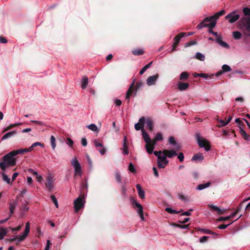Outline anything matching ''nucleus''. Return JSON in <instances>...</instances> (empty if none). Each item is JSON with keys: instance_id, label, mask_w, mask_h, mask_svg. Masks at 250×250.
Segmentation results:
<instances>
[{"instance_id": "ddd939ff", "label": "nucleus", "mask_w": 250, "mask_h": 250, "mask_svg": "<svg viewBox=\"0 0 250 250\" xmlns=\"http://www.w3.org/2000/svg\"><path fill=\"white\" fill-rule=\"evenodd\" d=\"M168 143L171 145L175 146V149L177 150H179L181 148L180 145L178 143L175 141V139L174 137L170 136L168 138Z\"/></svg>"}, {"instance_id": "2eb2a0df", "label": "nucleus", "mask_w": 250, "mask_h": 250, "mask_svg": "<svg viewBox=\"0 0 250 250\" xmlns=\"http://www.w3.org/2000/svg\"><path fill=\"white\" fill-rule=\"evenodd\" d=\"M186 33L182 32L179 34V35H177L174 39V46H177L178 44L180 42L181 39L185 37L186 36Z\"/></svg>"}, {"instance_id": "4d7b16f0", "label": "nucleus", "mask_w": 250, "mask_h": 250, "mask_svg": "<svg viewBox=\"0 0 250 250\" xmlns=\"http://www.w3.org/2000/svg\"><path fill=\"white\" fill-rule=\"evenodd\" d=\"M51 199L52 201V202L54 203V204H55L56 207L57 208H58L59 205H58V201H57V200L56 197L54 195H51Z\"/></svg>"}, {"instance_id": "f257e3e1", "label": "nucleus", "mask_w": 250, "mask_h": 250, "mask_svg": "<svg viewBox=\"0 0 250 250\" xmlns=\"http://www.w3.org/2000/svg\"><path fill=\"white\" fill-rule=\"evenodd\" d=\"M16 155L13 151H10L2 157V161L0 162V168L3 170H6V167H13L16 165L15 158Z\"/></svg>"}, {"instance_id": "9d476101", "label": "nucleus", "mask_w": 250, "mask_h": 250, "mask_svg": "<svg viewBox=\"0 0 250 250\" xmlns=\"http://www.w3.org/2000/svg\"><path fill=\"white\" fill-rule=\"evenodd\" d=\"M225 11L224 10H222L218 12L213 16L205 18L204 19V21H212L213 20L216 21L219 18V17L223 15L225 13Z\"/></svg>"}, {"instance_id": "c756f323", "label": "nucleus", "mask_w": 250, "mask_h": 250, "mask_svg": "<svg viewBox=\"0 0 250 250\" xmlns=\"http://www.w3.org/2000/svg\"><path fill=\"white\" fill-rule=\"evenodd\" d=\"M216 42L218 43L221 46H222L225 48H229V45L228 43H227L225 42L222 41L220 39H217L216 40Z\"/></svg>"}, {"instance_id": "e433bc0d", "label": "nucleus", "mask_w": 250, "mask_h": 250, "mask_svg": "<svg viewBox=\"0 0 250 250\" xmlns=\"http://www.w3.org/2000/svg\"><path fill=\"white\" fill-rule=\"evenodd\" d=\"M195 58L201 61H204L205 59V57L204 54L200 52H197L195 55Z\"/></svg>"}, {"instance_id": "c9c22d12", "label": "nucleus", "mask_w": 250, "mask_h": 250, "mask_svg": "<svg viewBox=\"0 0 250 250\" xmlns=\"http://www.w3.org/2000/svg\"><path fill=\"white\" fill-rule=\"evenodd\" d=\"M233 38L235 40H239L242 37V34L239 31H234L232 33Z\"/></svg>"}, {"instance_id": "f3484780", "label": "nucleus", "mask_w": 250, "mask_h": 250, "mask_svg": "<svg viewBox=\"0 0 250 250\" xmlns=\"http://www.w3.org/2000/svg\"><path fill=\"white\" fill-rule=\"evenodd\" d=\"M16 130H13L11 131H9L5 133L1 138V140L2 141L6 140L8 138H11L17 134Z\"/></svg>"}, {"instance_id": "774afa93", "label": "nucleus", "mask_w": 250, "mask_h": 250, "mask_svg": "<svg viewBox=\"0 0 250 250\" xmlns=\"http://www.w3.org/2000/svg\"><path fill=\"white\" fill-rule=\"evenodd\" d=\"M235 121L238 124L239 127V126H242V125H243V123L239 118H236Z\"/></svg>"}, {"instance_id": "f03ea898", "label": "nucleus", "mask_w": 250, "mask_h": 250, "mask_svg": "<svg viewBox=\"0 0 250 250\" xmlns=\"http://www.w3.org/2000/svg\"><path fill=\"white\" fill-rule=\"evenodd\" d=\"M242 10L245 16L241 18L238 21L239 25L250 32V8L246 7Z\"/></svg>"}, {"instance_id": "8fccbe9b", "label": "nucleus", "mask_w": 250, "mask_h": 250, "mask_svg": "<svg viewBox=\"0 0 250 250\" xmlns=\"http://www.w3.org/2000/svg\"><path fill=\"white\" fill-rule=\"evenodd\" d=\"M216 21H209V22H210L208 24V27H209V29H213V28H214V27L215 26L216 24Z\"/></svg>"}, {"instance_id": "e2e57ef3", "label": "nucleus", "mask_w": 250, "mask_h": 250, "mask_svg": "<svg viewBox=\"0 0 250 250\" xmlns=\"http://www.w3.org/2000/svg\"><path fill=\"white\" fill-rule=\"evenodd\" d=\"M31 122L32 123H34L35 124H37V125H44V126H45L46 125L45 123H44L43 122H42V121H40L31 120Z\"/></svg>"}, {"instance_id": "338daca9", "label": "nucleus", "mask_w": 250, "mask_h": 250, "mask_svg": "<svg viewBox=\"0 0 250 250\" xmlns=\"http://www.w3.org/2000/svg\"><path fill=\"white\" fill-rule=\"evenodd\" d=\"M27 171L33 175H38V172L32 168H28Z\"/></svg>"}, {"instance_id": "c85d7f7f", "label": "nucleus", "mask_w": 250, "mask_h": 250, "mask_svg": "<svg viewBox=\"0 0 250 250\" xmlns=\"http://www.w3.org/2000/svg\"><path fill=\"white\" fill-rule=\"evenodd\" d=\"M163 140V137L162 134L161 132H158L156 134L155 139L152 140V142L155 144L156 141H162Z\"/></svg>"}, {"instance_id": "aec40b11", "label": "nucleus", "mask_w": 250, "mask_h": 250, "mask_svg": "<svg viewBox=\"0 0 250 250\" xmlns=\"http://www.w3.org/2000/svg\"><path fill=\"white\" fill-rule=\"evenodd\" d=\"M124 144H123V154L125 155H127L129 153L128 149L127 147V138L126 136H124L123 140Z\"/></svg>"}, {"instance_id": "1a4fd4ad", "label": "nucleus", "mask_w": 250, "mask_h": 250, "mask_svg": "<svg viewBox=\"0 0 250 250\" xmlns=\"http://www.w3.org/2000/svg\"><path fill=\"white\" fill-rule=\"evenodd\" d=\"M54 182L53 176L49 174L46 178V183H45V187L48 191H51L53 189V183Z\"/></svg>"}, {"instance_id": "393cba45", "label": "nucleus", "mask_w": 250, "mask_h": 250, "mask_svg": "<svg viewBox=\"0 0 250 250\" xmlns=\"http://www.w3.org/2000/svg\"><path fill=\"white\" fill-rule=\"evenodd\" d=\"M15 154L17 156L18 154H23L24 153L31 151L30 149H29V147L26 148H22L20 149H17L16 150H13Z\"/></svg>"}, {"instance_id": "49530a36", "label": "nucleus", "mask_w": 250, "mask_h": 250, "mask_svg": "<svg viewBox=\"0 0 250 250\" xmlns=\"http://www.w3.org/2000/svg\"><path fill=\"white\" fill-rule=\"evenodd\" d=\"M222 71L223 72H229L231 70L230 66L227 64H224L222 67Z\"/></svg>"}, {"instance_id": "6e6552de", "label": "nucleus", "mask_w": 250, "mask_h": 250, "mask_svg": "<svg viewBox=\"0 0 250 250\" xmlns=\"http://www.w3.org/2000/svg\"><path fill=\"white\" fill-rule=\"evenodd\" d=\"M168 161L165 155L158 157L157 160L158 167L159 168H163L167 165Z\"/></svg>"}, {"instance_id": "c03bdc74", "label": "nucleus", "mask_w": 250, "mask_h": 250, "mask_svg": "<svg viewBox=\"0 0 250 250\" xmlns=\"http://www.w3.org/2000/svg\"><path fill=\"white\" fill-rule=\"evenodd\" d=\"M166 210L168 213H169L170 214H176V213H180V212L182 211V210H181V211H176L175 210L173 209L172 208H166Z\"/></svg>"}, {"instance_id": "a878e982", "label": "nucleus", "mask_w": 250, "mask_h": 250, "mask_svg": "<svg viewBox=\"0 0 250 250\" xmlns=\"http://www.w3.org/2000/svg\"><path fill=\"white\" fill-rule=\"evenodd\" d=\"M28 236V235L25 233H23L22 234L20 233L19 236L18 238H14L12 240H17L18 242H21L23 241Z\"/></svg>"}, {"instance_id": "09e8293b", "label": "nucleus", "mask_w": 250, "mask_h": 250, "mask_svg": "<svg viewBox=\"0 0 250 250\" xmlns=\"http://www.w3.org/2000/svg\"><path fill=\"white\" fill-rule=\"evenodd\" d=\"M143 84L141 82H137L136 83V85H135V93H134V95H135L136 94L137 90L139 89L140 88L143 87Z\"/></svg>"}, {"instance_id": "6ab92c4d", "label": "nucleus", "mask_w": 250, "mask_h": 250, "mask_svg": "<svg viewBox=\"0 0 250 250\" xmlns=\"http://www.w3.org/2000/svg\"><path fill=\"white\" fill-rule=\"evenodd\" d=\"M177 86L180 91H184L189 87V84L186 83L179 82Z\"/></svg>"}, {"instance_id": "37998d69", "label": "nucleus", "mask_w": 250, "mask_h": 250, "mask_svg": "<svg viewBox=\"0 0 250 250\" xmlns=\"http://www.w3.org/2000/svg\"><path fill=\"white\" fill-rule=\"evenodd\" d=\"M50 142L51 145L53 149H54L56 145V139L55 137L53 135H51L50 137Z\"/></svg>"}, {"instance_id": "4468645a", "label": "nucleus", "mask_w": 250, "mask_h": 250, "mask_svg": "<svg viewBox=\"0 0 250 250\" xmlns=\"http://www.w3.org/2000/svg\"><path fill=\"white\" fill-rule=\"evenodd\" d=\"M135 80H133V82L130 85L128 90H127V91L126 93L125 99H126V100H127L128 103L129 102L130 97L131 95L133 93V92L132 91V88H133V87L134 86V83H135Z\"/></svg>"}, {"instance_id": "473e14b6", "label": "nucleus", "mask_w": 250, "mask_h": 250, "mask_svg": "<svg viewBox=\"0 0 250 250\" xmlns=\"http://www.w3.org/2000/svg\"><path fill=\"white\" fill-rule=\"evenodd\" d=\"M152 64V62H150L149 63H148V64L145 65L140 71V75H143L145 72L146 70V69H147L148 68H149L151 64Z\"/></svg>"}, {"instance_id": "4c0bfd02", "label": "nucleus", "mask_w": 250, "mask_h": 250, "mask_svg": "<svg viewBox=\"0 0 250 250\" xmlns=\"http://www.w3.org/2000/svg\"><path fill=\"white\" fill-rule=\"evenodd\" d=\"M126 188L125 184H123L121 187V194L124 197H126Z\"/></svg>"}, {"instance_id": "052dcab7", "label": "nucleus", "mask_w": 250, "mask_h": 250, "mask_svg": "<svg viewBox=\"0 0 250 250\" xmlns=\"http://www.w3.org/2000/svg\"><path fill=\"white\" fill-rule=\"evenodd\" d=\"M97 150L101 155H104L106 151V149L104 146L103 147H100L99 148H98Z\"/></svg>"}, {"instance_id": "0e129e2a", "label": "nucleus", "mask_w": 250, "mask_h": 250, "mask_svg": "<svg viewBox=\"0 0 250 250\" xmlns=\"http://www.w3.org/2000/svg\"><path fill=\"white\" fill-rule=\"evenodd\" d=\"M179 198L182 200H183L186 202L188 201V198L187 196H185L184 195H178Z\"/></svg>"}, {"instance_id": "3c124183", "label": "nucleus", "mask_w": 250, "mask_h": 250, "mask_svg": "<svg viewBox=\"0 0 250 250\" xmlns=\"http://www.w3.org/2000/svg\"><path fill=\"white\" fill-rule=\"evenodd\" d=\"M210 237L208 236H204L199 238V242L201 243H204L207 242Z\"/></svg>"}, {"instance_id": "a211bd4d", "label": "nucleus", "mask_w": 250, "mask_h": 250, "mask_svg": "<svg viewBox=\"0 0 250 250\" xmlns=\"http://www.w3.org/2000/svg\"><path fill=\"white\" fill-rule=\"evenodd\" d=\"M204 159V156L202 153L194 154L192 157L191 161L194 162L201 161Z\"/></svg>"}, {"instance_id": "bb28decb", "label": "nucleus", "mask_w": 250, "mask_h": 250, "mask_svg": "<svg viewBox=\"0 0 250 250\" xmlns=\"http://www.w3.org/2000/svg\"><path fill=\"white\" fill-rule=\"evenodd\" d=\"M88 79L86 77H83L81 81V87L82 89H85L88 84Z\"/></svg>"}, {"instance_id": "9b49d317", "label": "nucleus", "mask_w": 250, "mask_h": 250, "mask_svg": "<svg viewBox=\"0 0 250 250\" xmlns=\"http://www.w3.org/2000/svg\"><path fill=\"white\" fill-rule=\"evenodd\" d=\"M158 74L148 77L146 80L147 84L149 86L154 85L158 79Z\"/></svg>"}, {"instance_id": "7c9ffc66", "label": "nucleus", "mask_w": 250, "mask_h": 250, "mask_svg": "<svg viewBox=\"0 0 250 250\" xmlns=\"http://www.w3.org/2000/svg\"><path fill=\"white\" fill-rule=\"evenodd\" d=\"M209 207L211 208L212 209L217 212L219 214H220L222 213V209L215 205H209Z\"/></svg>"}, {"instance_id": "a18cd8bd", "label": "nucleus", "mask_w": 250, "mask_h": 250, "mask_svg": "<svg viewBox=\"0 0 250 250\" xmlns=\"http://www.w3.org/2000/svg\"><path fill=\"white\" fill-rule=\"evenodd\" d=\"M207 22V21H204V20L203 21L201 22L200 23H199L198 24L197 28L198 29H201L203 28V27H208V24H206L205 23V22Z\"/></svg>"}, {"instance_id": "4be33fe9", "label": "nucleus", "mask_w": 250, "mask_h": 250, "mask_svg": "<svg viewBox=\"0 0 250 250\" xmlns=\"http://www.w3.org/2000/svg\"><path fill=\"white\" fill-rule=\"evenodd\" d=\"M142 136L146 144H148L151 142V140L149 135L144 131V129H142Z\"/></svg>"}, {"instance_id": "de8ad7c7", "label": "nucleus", "mask_w": 250, "mask_h": 250, "mask_svg": "<svg viewBox=\"0 0 250 250\" xmlns=\"http://www.w3.org/2000/svg\"><path fill=\"white\" fill-rule=\"evenodd\" d=\"M197 229L203 233L209 234L210 233V230L207 229L198 228H197Z\"/></svg>"}, {"instance_id": "20e7f679", "label": "nucleus", "mask_w": 250, "mask_h": 250, "mask_svg": "<svg viewBox=\"0 0 250 250\" xmlns=\"http://www.w3.org/2000/svg\"><path fill=\"white\" fill-rule=\"evenodd\" d=\"M196 139L198 145L201 148H204L206 151L210 150V147L208 142L206 140H203L199 133L196 134Z\"/></svg>"}, {"instance_id": "b1692460", "label": "nucleus", "mask_w": 250, "mask_h": 250, "mask_svg": "<svg viewBox=\"0 0 250 250\" xmlns=\"http://www.w3.org/2000/svg\"><path fill=\"white\" fill-rule=\"evenodd\" d=\"M210 184L211 183L209 182H208L206 183L200 184L196 187V189L198 190H203L207 188H208L210 186Z\"/></svg>"}, {"instance_id": "79ce46f5", "label": "nucleus", "mask_w": 250, "mask_h": 250, "mask_svg": "<svg viewBox=\"0 0 250 250\" xmlns=\"http://www.w3.org/2000/svg\"><path fill=\"white\" fill-rule=\"evenodd\" d=\"M18 202L16 200H11L9 203V209H13L16 207Z\"/></svg>"}, {"instance_id": "a19ab883", "label": "nucleus", "mask_w": 250, "mask_h": 250, "mask_svg": "<svg viewBox=\"0 0 250 250\" xmlns=\"http://www.w3.org/2000/svg\"><path fill=\"white\" fill-rule=\"evenodd\" d=\"M154 148V147L153 146H150L149 145V144H146V149L147 152L148 154H151L153 152Z\"/></svg>"}, {"instance_id": "f704fd0d", "label": "nucleus", "mask_w": 250, "mask_h": 250, "mask_svg": "<svg viewBox=\"0 0 250 250\" xmlns=\"http://www.w3.org/2000/svg\"><path fill=\"white\" fill-rule=\"evenodd\" d=\"M189 76V74L187 72H182L179 77V80L181 81L184 80L188 78Z\"/></svg>"}, {"instance_id": "ea45409f", "label": "nucleus", "mask_w": 250, "mask_h": 250, "mask_svg": "<svg viewBox=\"0 0 250 250\" xmlns=\"http://www.w3.org/2000/svg\"><path fill=\"white\" fill-rule=\"evenodd\" d=\"M36 146H40L42 147H44V144H42V143H40V142H35L34 143H33L29 147V149L30 150V151H31L33 148Z\"/></svg>"}, {"instance_id": "5701e85b", "label": "nucleus", "mask_w": 250, "mask_h": 250, "mask_svg": "<svg viewBox=\"0 0 250 250\" xmlns=\"http://www.w3.org/2000/svg\"><path fill=\"white\" fill-rule=\"evenodd\" d=\"M165 155L167 157L171 158L174 156H177V153L173 149L167 150L165 151Z\"/></svg>"}, {"instance_id": "39448f33", "label": "nucleus", "mask_w": 250, "mask_h": 250, "mask_svg": "<svg viewBox=\"0 0 250 250\" xmlns=\"http://www.w3.org/2000/svg\"><path fill=\"white\" fill-rule=\"evenodd\" d=\"M130 203L133 205V207L136 209V210L142 220H145L144 214H143V206L138 203L136 200L133 197L130 198Z\"/></svg>"}, {"instance_id": "864d4df0", "label": "nucleus", "mask_w": 250, "mask_h": 250, "mask_svg": "<svg viewBox=\"0 0 250 250\" xmlns=\"http://www.w3.org/2000/svg\"><path fill=\"white\" fill-rule=\"evenodd\" d=\"M128 170L132 173L136 172V169L132 163H130L128 165Z\"/></svg>"}, {"instance_id": "5fc2aeb1", "label": "nucleus", "mask_w": 250, "mask_h": 250, "mask_svg": "<svg viewBox=\"0 0 250 250\" xmlns=\"http://www.w3.org/2000/svg\"><path fill=\"white\" fill-rule=\"evenodd\" d=\"M30 231V223L29 222H27L26 223L25 229L24 231V233L27 234L28 235Z\"/></svg>"}, {"instance_id": "dca6fc26", "label": "nucleus", "mask_w": 250, "mask_h": 250, "mask_svg": "<svg viewBox=\"0 0 250 250\" xmlns=\"http://www.w3.org/2000/svg\"><path fill=\"white\" fill-rule=\"evenodd\" d=\"M239 132L245 140L247 141L250 140V136L243 129L242 126H239Z\"/></svg>"}, {"instance_id": "7ed1b4c3", "label": "nucleus", "mask_w": 250, "mask_h": 250, "mask_svg": "<svg viewBox=\"0 0 250 250\" xmlns=\"http://www.w3.org/2000/svg\"><path fill=\"white\" fill-rule=\"evenodd\" d=\"M71 164L74 168V176H82V170L81 164L79 163L76 158H74L71 160Z\"/></svg>"}, {"instance_id": "603ef678", "label": "nucleus", "mask_w": 250, "mask_h": 250, "mask_svg": "<svg viewBox=\"0 0 250 250\" xmlns=\"http://www.w3.org/2000/svg\"><path fill=\"white\" fill-rule=\"evenodd\" d=\"M115 179L117 182L119 183H121V175L119 172H116L115 173Z\"/></svg>"}, {"instance_id": "412c9836", "label": "nucleus", "mask_w": 250, "mask_h": 250, "mask_svg": "<svg viewBox=\"0 0 250 250\" xmlns=\"http://www.w3.org/2000/svg\"><path fill=\"white\" fill-rule=\"evenodd\" d=\"M146 125V127L149 131H152L153 129V124L152 121L149 118L145 119V123Z\"/></svg>"}, {"instance_id": "f8f14e48", "label": "nucleus", "mask_w": 250, "mask_h": 250, "mask_svg": "<svg viewBox=\"0 0 250 250\" xmlns=\"http://www.w3.org/2000/svg\"><path fill=\"white\" fill-rule=\"evenodd\" d=\"M145 123V118L144 117H141L139 122L135 125V128L136 130H139L144 129V126Z\"/></svg>"}, {"instance_id": "0eeeda50", "label": "nucleus", "mask_w": 250, "mask_h": 250, "mask_svg": "<svg viewBox=\"0 0 250 250\" xmlns=\"http://www.w3.org/2000/svg\"><path fill=\"white\" fill-rule=\"evenodd\" d=\"M237 11L234 10L225 16V19L228 20L229 22L230 23H233L236 21L240 18V15L238 14H236Z\"/></svg>"}, {"instance_id": "cd10ccee", "label": "nucleus", "mask_w": 250, "mask_h": 250, "mask_svg": "<svg viewBox=\"0 0 250 250\" xmlns=\"http://www.w3.org/2000/svg\"><path fill=\"white\" fill-rule=\"evenodd\" d=\"M132 53L135 56H140L144 53V51L142 49L136 48L132 51Z\"/></svg>"}, {"instance_id": "6e6d98bb", "label": "nucleus", "mask_w": 250, "mask_h": 250, "mask_svg": "<svg viewBox=\"0 0 250 250\" xmlns=\"http://www.w3.org/2000/svg\"><path fill=\"white\" fill-rule=\"evenodd\" d=\"M138 193L139 196L140 198H141V199L145 198V191L143 189L138 191Z\"/></svg>"}, {"instance_id": "69168bd1", "label": "nucleus", "mask_w": 250, "mask_h": 250, "mask_svg": "<svg viewBox=\"0 0 250 250\" xmlns=\"http://www.w3.org/2000/svg\"><path fill=\"white\" fill-rule=\"evenodd\" d=\"M94 145H95V146L96 147V148H98V147H103L104 146L103 145L102 143L98 142L97 140H95L94 141Z\"/></svg>"}, {"instance_id": "58836bf2", "label": "nucleus", "mask_w": 250, "mask_h": 250, "mask_svg": "<svg viewBox=\"0 0 250 250\" xmlns=\"http://www.w3.org/2000/svg\"><path fill=\"white\" fill-rule=\"evenodd\" d=\"M3 180L5 181L7 184L11 183V180L8 176L4 173H1Z\"/></svg>"}, {"instance_id": "72a5a7b5", "label": "nucleus", "mask_w": 250, "mask_h": 250, "mask_svg": "<svg viewBox=\"0 0 250 250\" xmlns=\"http://www.w3.org/2000/svg\"><path fill=\"white\" fill-rule=\"evenodd\" d=\"M87 127L89 129L91 130L92 131H93L97 133H98L99 131V130L98 129L97 125L94 124H91L89 125H88L87 126Z\"/></svg>"}, {"instance_id": "13d9d810", "label": "nucleus", "mask_w": 250, "mask_h": 250, "mask_svg": "<svg viewBox=\"0 0 250 250\" xmlns=\"http://www.w3.org/2000/svg\"><path fill=\"white\" fill-rule=\"evenodd\" d=\"M177 156L180 162H183L184 160V155L182 152H180L179 154H177Z\"/></svg>"}, {"instance_id": "2f4dec72", "label": "nucleus", "mask_w": 250, "mask_h": 250, "mask_svg": "<svg viewBox=\"0 0 250 250\" xmlns=\"http://www.w3.org/2000/svg\"><path fill=\"white\" fill-rule=\"evenodd\" d=\"M7 230L5 228L0 227V240L3 239L4 236L7 234Z\"/></svg>"}, {"instance_id": "423d86ee", "label": "nucleus", "mask_w": 250, "mask_h": 250, "mask_svg": "<svg viewBox=\"0 0 250 250\" xmlns=\"http://www.w3.org/2000/svg\"><path fill=\"white\" fill-rule=\"evenodd\" d=\"M85 203L83 196L78 197L74 202V206L75 212H78L81 208L84 207Z\"/></svg>"}, {"instance_id": "680f3d73", "label": "nucleus", "mask_w": 250, "mask_h": 250, "mask_svg": "<svg viewBox=\"0 0 250 250\" xmlns=\"http://www.w3.org/2000/svg\"><path fill=\"white\" fill-rule=\"evenodd\" d=\"M174 226H177L182 229H188L189 228V225H177V224H174Z\"/></svg>"}, {"instance_id": "bf43d9fd", "label": "nucleus", "mask_w": 250, "mask_h": 250, "mask_svg": "<svg viewBox=\"0 0 250 250\" xmlns=\"http://www.w3.org/2000/svg\"><path fill=\"white\" fill-rule=\"evenodd\" d=\"M233 222L228 224H227V225H225V224H222V225H219L218 226V228L219 229H226L228 227H229V225H230L231 224H232Z\"/></svg>"}]
</instances>
